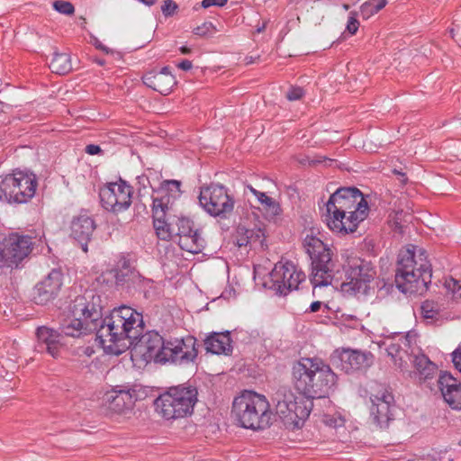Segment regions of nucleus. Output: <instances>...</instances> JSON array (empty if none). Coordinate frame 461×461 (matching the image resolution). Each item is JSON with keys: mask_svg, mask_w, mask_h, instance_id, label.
I'll use <instances>...</instances> for the list:
<instances>
[{"mask_svg": "<svg viewBox=\"0 0 461 461\" xmlns=\"http://www.w3.org/2000/svg\"><path fill=\"white\" fill-rule=\"evenodd\" d=\"M143 332L142 314L122 305L100 319L97 340L106 353L119 356L134 344Z\"/></svg>", "mask_w": 461, "mask_h": 461, "instance_id": "nucleus-1", "label": "nucleus"}, {"mask_svg": "<svg viewBox=\"0 0 461 461\" xmlns=\"http://www.w3.org/2000/svg\"><path fill=\"white\" fill-rule=\"evenodd\" d=\"M194 346V337L165 339L158 332L150 330L141 333L131 347L147 362L154 360L156 363L183 364L196 357Z\"/></svg>", "mask_w": 461, "mask_h": 461, "instance_id": "nucleus-2", "label": "nucleus"}, {"mask_svg": "<svg viewBox=\"0 0 461 461\" xmlns=\"http://www.w3.org/2000/svg\"><path fill=\"white\" fill-rule=\"evenodd\" d=\"M292 382L308 400L324 398L337 385L338 376L330 365L319 357H301L292 366Z\"/></svg>", "mask_w": 461, "mask_h": 461, "instance_id": "nucleus-3", "label": "nucleus"}, {"mask_svg": "<svg viewBox=\"0 0 461 461\" xmlns=\"http://www.w3.org/2000/svg\"><path fill=\"white\" fill-rule=\"evenodd\" d=\"M326 210L329 228L338 233H348L366 218L368 205L358 189L340 188L330 195Z\"/></svg>", "mask_w": 461, "mask_h": 461, "instance_id": "nucleus-4", "label": "nucleus"}, {"mask_svg": "<svg viewBox=\"0 0 461 461\" xmlns=\"http://www.w3.org/2000/svg\"><path fill=\"white\" fill-rule=\"evenodd\" d=\"M95 290H86L83 295L75 298L69 306L71 318L61 324V332L68 337L79 338L92 332L97 335L103 315L101 295Z\"/></svg>", "mask_w": 461, "mask_h": 461, "instance_id": "nucleus-5", "label": "nucleus"}, {"mask_svg": "<svg viewBox=\"0 0 461 461\" xmlns=\"http://www.w3.org/2000/svg\"><path fill=\"white\" fill-rule=\"evenodd\" d=\"M431 277V265L423 249L408 245L400 250L395 273L396 288H428Z\"/></svg>", "mask_w": 461, "mask_h": 461, "instance_id": "nucleus-6", "label": "nucleus"}, {"mask_svg": "<svg viewBox=\"0 0 461 461\" xmlns=\"http://www.w3.org/2000/svg\"><path fill=\"white\" fill-rule=\"evenodd\" d=\"M231 415L240 427L252 430L268 428L271 424L267 399L252 391H243L232 402Z\"/></svg>", "mask_w": 461, "mask_h": 461, "instance_id": "nucleus-7", "label": "nucleus"}, {"mask_svg": "<svg viewBox=\"0 0 461 461\" xmlns=\"http://www.w3.org/2000/svg\"><path fill=\"white\" fill-rule=\"evenodd\" d=\"M198 391L192 385L179 384L168 388L154 402L156 411L166 420H176L192 414Z\"/></svg>", "mask_w": 461, "mask_h": 461, "instance_id": "nucleus-8", "label": "nucleus"}, {"mask_svg": "<svg viewBox=\"0 0 461 461\" xmlns=\"http://www.w3.org/2000/svg\"><path fill=\"white\" fill-rule=\"evenodd\" d=\"M276 412L285 426L294 429L301 428L309 417L312 406L311 400L296 395L287 386L280 387L274 394Z\"/></svg>", "mask_w": 461, "mask_h": 461, "instance_id": "nucleus-9", "label": "nucleus"}, {"mask_svg": "<svg viewBox=\"0 0 461 461\" xmlns=\"http://www.w3.org/2000/svg\"><path fill=\"white\" fill-rule=\"evenodd\" d=\"M180 185L181 183L177 180H165L158 190H154L152 195L153 226L164 237L167 231L162 229L161 224H165V220L174 215V203L181 193Z\"/></svg>", "mask_w": 461, "mask_h": 461, "instance_id": "nucleus-10", "label": "nucleus"}, {"mask_svg": "<svg viewBox=\"0 0 461 461\" xmlns=\"http://www.w3.org/2000/svg\"><path fill=\"white\" fill-rule=\"evenodd\" d=\"M162 229L167 231L165 237L160 234L159 230H155L158 239L169 240L174 237L178 238V245L184 250L197 254L202 251V246L199 243V234L194 230L193 222L185 217H176L175 214L165 220V224H161Z\"/></svg>", "mask_w": 461, "mask_h": 461, "instance_id": "nucleus-11", "label": "nucleus"}, {"mask_svg": "<svg viewBox=\"0 0 461 461\" xmlns=\"http://www.w3.org/2000/svg\"><path fill=\"white\" fill-rule=\"evenodd\" d=\"M37 185L34 174L14 171L3 179L0 188L9 203H25L34 196Z\"/></svg>", "mask_w": 461, "mask_h": 461, "instance_id": "nucleus-12", "label": "nucleus"}, {"mask_svg": "<svg viewBox=\"0 0 461 461\" xmlns=\"http://www.w3.org/2000/svg\"><path fill=\"white\" fill-rule=\"evenodd\" d=\"M254 273L257 285H261L263 288H299V285L306 279L304 273L291 262L276 264L261 283L258 282L261 275V268L256 267Z\"/></svg>", "mask_w": 461, "mask_h": 461, "instance_id": "nucleus-13", "label": "nucleus"}, {"mask_svg": "<svg viewBox=\"0 0 461 461\" xmlns=\"http://www.w3.org/2000/svg\"><path fill=\"white\" fill-rule=\"evenodd\" d=\"M152 280L146 279L139 272L131 269L123 263L122 269H110L100 274L95 280L93 285L95 288H112L113 286H123L125 288L149 287Z\"/></svg>", "mask_w": 461, "mask_h": 461, "instance_id": "nucleus-14", "label": "nucleus"}, {"mask_svg": "<svg viewBox=\"0 0 461 461\" xmlns=\"http://www.w3.org/2000/svg\"><path fill=\"white\" fill-rule=\"evenodd\" d=\"M133 190L125 181L106 184L100 189L102 206L110 212L118 213L127 210L131 204Z\"/></svg>", "mask_w": 461, "mask_h": 461, "instance_id": "nucleus-15", "label": "nucleus"}, {"mask_svg": "<svg viewBox=\"0 0 461 461\" xmlns=\"http://www.w3.org/2000/svg\"><path fill=\"white\" fill-rule=\"evenodd\" d=\"M370 416L379 428L388 427L389 421L393 420V408L394 398L393 393L384 386H377L370 395Z\"/></svg>", "mask_w": 461, "mask_h": 461, "instance_id": "nucleus-16", "label": "nucleus"}, {"mask_svg": "<svg viewBox=\"0 0 461 461\" xmlns=\"http://www.w3.org/2000/svg\"><path fill=\"white\" fill-rule=\"evenodd\" d=\"M3 246L5 251L6 263L11 267L18 265L31 253L33 242L29 235L12 232L9 235L3 234Z\"/></svg>", "mask_w": 461, "mask_h": 461, "instance_id": "nucleus-17", "label": "nucleus"}, {"mask_svg": "<svg viewBox=\"0 0 461 461\" xmlns=\"http://www.w3.org/2000/svg\"><path fill=\"white\" fill-rule=\"evenodd\" d=\"M203 209L212 216H225L232 212L234 202L221 185L212 184L203 194Z\"/></svg>", "mask_w": 461, "mask_h": 461, "instance_id": "nucleus-18", "label": "nucleus"}, {"mask_svg": "<svg viewBox=\"0 0 461 461\" xmlns=\"http://www.w3.org/2000/svg\"><path fill=\"white\" fill-rule=\"evenodd\" d=\"M346 280L341 284V288H366L374 278L375 272L360 258H354L348 261L346 267Z\"/></svg>", "mask_w": 461, "mask_h": 461, "instance_id": "nucleus-19", "label": "nucleus"}, {"mask_svg": "<svg viewBox=\"0 0 461 461\" xmlns=\"http://www.w3.org/2000/svg\"><path fill=\"white\" fill-rule=\"evenodd\" d=\"M336 354L340 361V368L346 373L366 369L373 364L374 357L367 351L348 348L337 350Z\"/></svg>", "mask_w": 461, "mask_h": 461, "instance_id": "nucleus-20", "label": "nucleus"}, {"mask_svg": "<svg viewBox=\"0 0 461 461\" xmlns=\"http://www.w3.org/2000/svg\"><path fill=\"white\" fill-rule=\"evenodd\" d=\"M36 350L47 352L52 357H58L63 346L62 335L58 330L47 326L38 327L36 330Z\"/></svg>", "mask_w": 461, "mask_h": 461, "instance_id": "nucleus-21", "label": "nucleus"}, {"mask_svg": "<svg viewBox=\"0 0 461 461\" xmlns=\"http://www.w3.org/2000/svg\"><path fill=\"white\" fill-rule=\"evenodd\" d=\"M438 386L444 401L454 410H461V383L450 374L444 373L438 379Z\"/></svg>", "mask_w": 461, "mask_h": 461, "instance_id": "nucleus-22", "label": "nucleus"}, {"mask_svg": "<svg viewBox=\"0 0 461 461\" xmlns=\"http://www.w3.org/2000/svg\"><path fill=\"white\" fill-rule=\"evenodd\" d=\"M142 80L147 86L164 95H168L176 85L175 77L168 67H164L159 71L147 72Z\"/></svg>", "mask_w": 461, "mask_h": 461, "instance_id": "nucleus-23", "label": "nucleus"}, {"mask_svg": "<svg viewBox=\"0 0 461 461\" xmlns=\"http://www.w3.org/2000/svg\"><path fill=\"white\" fill-rule=\"evenodd\" d=\"M412 339H414L413 335H400L392 339L387 344L386 351L388 356L392 357L394 365L397 366L401 370L405 369L408 366L406 357L410 358V356L408 354L407 348H411Z\"/></svg>", "mask_w": 461, "mask_h": 461, "instance_id": "nucleus-24", "label": "nucleus"}, {"mask_svg": "<svg viewBox=\"0 0 461 461\" xmlns=\"http://www.w3.org/2000/svg\"><path fill=\"white\" fill-rule=\"evenodd\" d=\"M135 390L130 388H120L118 386L105 394V402L108 408L115 412H122L131 409L135 402Z\"/></svg>", "mask_w": 461, "mask_h": 461, "instance_id": "nucleus-25", "label": "nucleus"}, {"mask_svg": "<svg viewBox=\"0 0 461 461\" xmlns=\"http://www.w3.org/2000/svg\"><path fill=\"white\" fill-rule=\"evenodd\" d=\"M70 229L71 236L81 244L82 249L86 252L87 242L95 229L94 220L86 214H81L73 219Z\"/></svg>", "mask_w": 461, "mask_h": 461, "instance_id": "nucleus-26", "label": "nucleus"}, {"mask_svg": "<svg viewBox=\"0 0 461 461\" xmlns=\"http://www.w3.org/2000/svg\"><path fill=\"white\" fill-rule=\"evenodd\" d=\"M303 244L307 253L309 254L312 264H328L331 260L330 249L323 241L313 234H307L304 238Z\"/></svg>", "mask_w": 461, "mask_h": 461, "instance_id": "nucleus-27", "label": "nucleus"}, {"mask_svg": "<svg viewBox=\"0 0 461 461\" xmlns=\"http://www.w3.org/2000/svg\"><path fill=\"white\" fill-rule=\"evenodd\" d=\"M207 352L212 354H229L232 350L231 339L229 332L213 333L203 340Z\"/></svg>", "mask_w": 461, "mask_h": 461, "instance_id": "nucleus-28", "label": "nucleus"}, {"mask_svg": "<svg viewBox=\"0 0 461 461\" xmlns=\"http://www.w3.org/2000/svg\"><path fill=\"white\" fill-rule=\"evenodd\" d=\"M327 265L328 264H312L311 283L314 288L328 285H331L333 287L337 286V284H334L333 282V277L328 271Z\"/></svg>", "mask_w": 461, "mask_h": 461, "instance_id": "nucleus-29", "label": "nucleus"}, {"mask_svg": "<svg viewBox=\"0 0 461 461\" xmlns=\"http://www.w3.org/2000/svg\"><path fill=\"white\" fill-rule=\"evenodd\" d=\"M249 190L256 196L258 201L262 204L263 209L269 217H275L280 214L281 208L279 203L273 198L267 195L265 193L259 192L253 186L249 185Z\"/></svg>", "mask_w": 461, "mask_h": 461, "instance_id": "nucleus-30", "label": "nucleus"}, {"mask_svg": "<svg viewBox=\"0 0 461 461\" xmlns=\"http://www.w3.org/2000/svg\"><path fill=\"white\" fill-rule=\"evenodd\" d=\"M413 362L416 370L420 374V379L427 380L437 373L436 365L423 354L416 356Z\"/></svg>", "mask_w": 461, "mask_h": 461, "instance_id": "nucleus-31", "label": "nucleus"}, {"mask_svg": "<svg viewBox=\"0 0 461 461\" xmlns=\"http://www.w3.org/2000/svg\"><path fill=\"white\" fill-rule=\"evenodd\" d=\"M50 68L59 75L70 72L72 69L70 56L67 53H55L50 60Z\"/></svg>", "mask_w": 461, "mask_h": 461, "instance_id": "nucleus-32", "label": "nucleus"}, {"mask_svg": "<svg viewBox=\"0 0 461 461\" xmlns=\"http://www.w3.org/2000/svg\"><path fill=\"white\" fill-rule=\"evenodd\" d=\"M327 14V8L319 5H313L303 15V21L310 25H320Z\"/></svg>", "mask_w": 461, "mask_h": 461, "instance_id": "nucleus-33", "label": "nucleus"}, {"mask_svg": "<svg viewBox=\"0 0 461 461\" xmlns=\"http://www.w3.org/2000/svg\"><path fill=\"white\" fill-rule=\"evenodd\" d=\"M387 0H367L360 5V14L364 20H368L370 17L381 11L386 5Z\"/></svg>", "mask_w": 461, "mask_h": 461, "instance_id": "nucleus-34", "label": "nucleus"}, {"mask_svg": "<svg viewBox=\"0 0 461 461\" xmlns=\"http://www.w3.org/2000/svg\"><path fill=\"white\" fill-rule=\"evenodd\" d=\"M411 212L409 211L404 212L402 209L395 211L393 216L391 215L390 221L395 230H397L400 233H402L407 224L411 221Z\"/></svg>", "mask_w": 461, "mask_h": 461, "instance_id": "nucleus-35", "label": "nucleus"}, {"mask_svg": "<svg viewBox=\"0 0 461 461\" xmlns=\"http://www.w3.org/2000/svg\"><path fill=\"white\" fill-rule=\"evenodd\" d=\"M39 285L41 288H60L63 285V274L60 270L52 269Z\"/></svg>", "mask_w": 461, "mask_h": 461, "instance_id": "nucleus-36", "label": "nucleus"}, {"mask_svg": "<svg viewBox=\"0 0 461 461\" xmlns=\"http://www.w3.org/2000/svg\"><path fill=\"white\" fill-rule=\"evenodd\" d=\"M442 306H444V303H438L432 300H426L420 306L421 314L424 319H436Z\"/></svg>", "mask_w": 461, "mask_h": 461, "instance_id": "nucleus-37", "label": "nucleus"}, {"mask_svg": "<svg viewBox=\"0 0 461 461\" xmlns=\"http://www.w3.org/2000/svg\"><path fill=\"white\" fill-rule=\"evenodd\" d=\"M237 245L239 247L252 244L254 240V232L249 229L240 226L237 230Z\"/></svg>", "mask_w": 461, "mask_h": 461, "instance_id": "nucleus-38", "label": "nucleus"}, {"mask_svg": "<svg viewBox=\"0 0 461 461\" xmlns=\"http://www.w3.org/2000/svg\"><path fill=\"white\" fill-rule=\"evenodd\" d=\"M53 296V293L50 290H31L29 297L36 303L44 305Z\"/></svg>", "mask_w": 461, "mask_h": 461, "instance_id": "nucleus-39", "label": "nucleus"}, {"mask_svg": "<svg viewBox=\"0 0 461 461\" xmlns=\"http://www.w3.org/2000/svg\"><path fill=\"white\" fill-rule=\"evenodd\" d=\"M357 15L358 13L357 11H351L349 13L344 33H348L349 35H355L357 33L360 25Z\"/></svg>", "mask_w": 461, "mask_h": 461, "instance_id": "nucleus-40", "label": "nucleus"}, {"mask_svg": "<svg viewBox=\"0 0 461 461\" xmlns=\"http://www.w3.org/2000/svg\"><path fill=\"white\" fill-rule=\"evenodd\" d=\"M322 421L323 423L328 426V427H330V428H339V427H342L344 425V419L342 418L341 415L339 414H324L322 416Z\"/></svg>", "mask_w": 461, "mask_h": 461, "instance_id": "nucleus-41", "label": "nucleus"}, {"mask_svg": "<svg viewBox=\"0 0 461 461\" xmlns=\"http://www.w3.org/2000/svg\"><path fill=\"white\" fill-rule=\"evenodd\" d=\"M53 8L59 14L71 15L75 12L74 5L68 1L57 0L53 3Z\"/></svg>", "mask_w": 461, "mask_h": 461, "instance_id": "nucleus-42", "label": "nucleus"}, {"mask_svg": "<svg viewBox=\"0 0 461 461\" xmlns=\"http://www.w3.org/2000/svg\"><path fill=\"white\" fill-rule=\"evenodd\" d=\"M177 8V5L173 0H165L161 5V11L166 17L173 15Z\"/></svg>", "mask_w": 461, "mask_h": 461, "instance_id": "nucleus-43", "label": "nucleus"}, {"mask_svg": "<svg viewBox=\"0 0 461 461\" xmlns=\"http://www.w3.org/2000/svg\"><path fill=\"white\" fill-rule=\"evenodd\" d=\"M304 92L303 88L301 87H292L287 93L286 97L290 101H296L299 100L303 95Z\"/></svg>", "mask_w": 461, "mask_h": 461, "instance_id": "nucleus-44", "label": "nucleus"}, {"mask_svg": "<svg viewBox=\"0 0 461 461\" xmlns=\"http://www.w3.org/2000/svg\"><path fill=\"white\" fill-rule=\"evenodd\" d=\"M452 362L455 367L461 373V343L452 352Z\"/></svg>", "mask_w": 461, "mask_h": 461, "instance_id": "nucleus-45", "label": "nucleus"}, {"mask_svg": "<svg viewBox=\"0 0 461 461\" xmlns=\"http://www.w3.org/2000/svg\"><path fill=\"white\" fill-rule=\"evenodd\" d=\"M251 230L254 232V240L252 241V244L258 243L259 245L263 246L266 237L264 230L260 228Z\"/></svg>", "mask_w": 461, "mask_h": 461, "instance_id": "nucleus-46", "label": "nucleus"}, {"mask_svg": "<svg viewBox=\"0 0 461 461\" xmlns=\"http://www.w3.org/2000/svg\"><path fill=\"white\" fill-rule=\"evenodd\" d=\"M444 288H461V280H456L451 276L444 278Z\"/></svg>", "mask_w": 461, "mask_h": 461, "instance_id": "nucleus-47", "label": "nucleus"}, {"mask_svg": "<svg viewBox=\"0 0 461 461\" xmlns=\"http://www.w3.org/2000/svg\"><path fill=\"white\" fill-rule=\"evenodd\" d=\"M446 298L452 303H457L461 299V290H447Z\"/></svg>", "mask_w": 461, "mask_h": 461, "instance_id": "nucleus-48", "label": "nucleus"}, {"mask_svg": "<svg viewBox=\"0 0 461 461\" xmlns=\"http://www.w3.org/2000/svg\"><path fill=\"white\" fill-rule=\"evenodd\" d=\"M228 0H203V8L211 6L221 7L227 4Z\"/></svg>", "mask_w": 461, "mask_h": 461, "instance_id": "nucleus-49", "label": "nucleus"}, {"mask_svg": "<svg viewBox=\"0 0 461 461\" xmlns=\"http://www.w3.org/2000/svg\"><path fill=\"white\" fill-rule=\"evenodd\" d=\"M86 152L89 155H97L102 152L101 148L95 144H89L86 147Z\"/></svg>", "mask_w": 461, "mask_h": 461, "instance_id": "nucleus-50", "label": "nucleus"}, {"mask_svg": "<svg viewBox=\"0 0 461 461\" xmlns=\"http://www.w3.org/2000/svg\"><path fill=\"white\" fill-rule=\"evenodd\" d=\"M216 32L215 26L212 23H203V36L212 35Z\"/></svg>", "mask_w": 461, "mask_h": 461, "instance_id": "nucleus-51", "label": "nucleus"}, {"mask_svg": "<svg viewBox=\"0 0 461 461\" xmlns=\"http://www.w3.org/2000/svg\"><path fill=\"white\" fill-rule=\"evenodd\" d=\"M176 66L178 68L184 71H188L192 68V62L190 60L184 59L181 62H179Z\"/></svg>", "mask_w": 461, "mask_h": 461, "instance_id": "nucleus-52", "label": "nucleus"}, {"mask_svg": "<svg viewBox=\"0 0 461 461\" xmlns=\"http://www.w3.org/2000/svg\"><path fill=\"white\" fill-rule=\"evenodd\" d=\"M4 261L6 262V257L5 248L3 246V234L0 233V267H2Z\"/></svg>", "mask_w": 461, "mask_h": 461, "instance_id": "nucleus-53", "label": "nucleus"}, {"mask_svg": "<svg viewBox=\"0 0 461 461\" xmlns=\"http://www.w3.org/2000/svg\"><path fill=\"white\" fill-rule=\"evenodd\" d=\"M138 184L141 185L143 188H146L148 185H149V176L146 175H142L137 177Z\"/></svg>", "mask_w": 461, "mask_h": 461, "instance_id": "nucleus-54", "label": "nucleus"}, {"mask_svg": "<svg viewBox=\"0 0 461 461\" xmlns=\"http://www.w3.org/2000/svg\"><path fill=\"white\" fill-rule=\"evenodd\" d=\"M321 306V303L320 301L313 302L310 306V311L312 312H316L320 310Z\"/></svg>", "mask_w": 461, "mask_h": 461, "instance_id": "nucleus-55", "label": "nucleus"}, {"mask_svg": "<svg viewBox=\"0 0 461 461\" xmlns=\"http://www.w3.org/2000/svg\"><path fill=\"white\" fill-rule=\"evenodd\" d=\"M197 200L200 205H202V186L197 188Z\"/></svg>", "mask_w": 461, "mask_h": 461, "instance_id": "nucleus-56", "label": "nucleus"}, {"mask_svg": "<svg viewBox=\"0 0 461 461\" xmlns=\"http://www.w3.org/2000/svg\"><path fill=\"white\" fill-rule=\"evenodd\" d=\"M180 51H181L182 54H188V53L191 52V49L189 47H187V46H182L180 48Z\"/></svg>", "mask_w": 461, "mask_h": 461, "instance_id": "nucleus-57", "label": "nucleus"}, {"mask_svg": "<svg viewBox=\"0 0 461 461\" xmlns=\"http://www.w3.org/2000/svg\"><path fill=\"white\" fill-rule=\"evenodd\" d=\"M140 2L145 4L146 5H153L155 4V0H139Z\"/></svg>", "mask_w": 461, "mask_h": 461, "instance_id": "nucleus-58", "label": "nucleus"}, {"mask_svg": "<svg viewBox=\"0 0 461 461\" xmlns=\"http://www.w3.org/2000/svg\"><path fill=\"white\" fill-rule=\"evenodd\" d=\"M342 8L345 10V11H348L349 9V5L348 4H343L342 5Z\"/></svg>", "mask_w": 461, "mask_h": 461, "instance_id": "nucleus-59", "label": "nucleus"}, {"mask_svg": "<svg viewBox=\"0 0 461 461\" xmlns=\"http://www.w3.org/2000/svg\"><path fill=\"white\" fill-rule=\"evenodd\" d=\"M449 33H450V36L455 39V30L454 29H450L449 30Z\"/></svg>", "mask_w": 461, "mask_h": 461, "instance_id": "nucleus-60", "label": "nucleus"}, {"mask_svg": "<svg viewBox=\"0 0 461 461\" xmlns=\"http://www.w3.org/2000/svg\"><path fill=\"white\" fill-rule=\"evenodd\" d=\"M252 62V58H246V64H250Z\"/></svg>", "mask_w": 461, "mask_h": 461, "instance_id": "nucleus-61", "label": "nucleus"}, {"mask_svg": "<svg viewBox=\"0 0 461 461\" xmlns=\"http://www.w3.org/2000/svg\"><path fill=\"white\" fill-rule=\"evenodd\" d=\"M277 294L279 296H282V295H286V293L283 294V290H277Z\"/></svg>", "mask_w": 461, "mask_h": 461, "instance_id": "nucleus-62", "label": "nucleus"}, {"mask_svg": "<svg viewBox=\"0 0 461 461\" xmlns=\"http://www.w3.org/2000/svg\"><path fill=\"white\" fill-rule=\"evenodd\" d=\"M264 29H265V24H264L262 27H259V28L258 29V32H262Z\"/></svg>", "mask_w": 461, "mask_h": 461, "instance_id": "nucleus-63", "label": "nucleus"}, {"mask_svg": "<svg viewBox=\"0 0 461 461\" xmlns=\"http://www.w3.org/2000/svg\"><path fill=\"white\" fill-rule=\"evenodd\" d=\"M98 64H100V65H104V61H101V60H100V61H98Z\"/></svg>", "mask_w": 461, "mask_h": 461, "instance_id": "nucleus-64", "label": "nucleus"}]
</instances>
